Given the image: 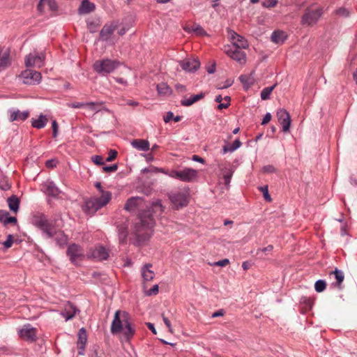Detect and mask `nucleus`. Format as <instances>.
<instances>
[{"label": "nucleus", "mask_w": 357, "mask_h": 357, "mask_svg": "<svg viewBox=\"0 0 357 357\" xmlns=\"http://www.w3.org/2000/svg\"><path fill=\"white\" fill-rule=\"evenodd\" d=\"M151 208L142 210L138 214L139 222L135 224V228L137 241L139 243H144L149 241L153 235L152 229L155 225L153 213L160 215L164 211V207L160 199L153 201Z\"/></svg>", "instance_id": "obj_1"}, {"label": "nucleus", "mask_w": 357, "mask_h": 357, "mask_svg": "<svg viewBox=\"0 0 357 357\" xmlns=\"http://www.w3.org/2000/svg\"><path fill=\"white\" fill-rule=\"evenodd\" d=\"M110 330L113 335L123 333L127 340H130L135 333V330L130 322V316L126 311H116Z\"/></svg>", "instance_id": "obj_2"}, {"label": "nucleus", "mask_w": 357, "mask_h": 357, "mask_svg": "<svg viewBox=\"0 0 357 357\" xmlns=\"http://www.w3.org/2000/svg\"><path fill=\"white\" fill-rule=\"evenodd\" d=\"M32 223L43 231L46 238H53L54 226L45 214L42 213L34 214L32 218Z\"/></svg>", "instance_id": "obj_3"}, {"label": "nucleus", "mask_w": 357, "mask_h": 357, "mask_svg": "<svg viewBox=\"0 0 357 357\" xmlns=\"http://www.w3.org/2000/svg\"><path fill=\"white\" fill-rule=\"evenodd\" d=\"M165 174L172 178L186 183L193 182L198 178V172L190 167H185L179 170L172 169L165 172Z\"/></svg>", "instance_id": "obj_4"}, {"label": "nucleus", "mask_w": 357, "mask_h": 357, "mask_svg": "<svg viewBox=\"0 0 357 357\" xmlns=\"http://www.w3.org/2000/svg\"><path fill=\"white\" fill-rule=\"evenodd\" d=\"M112 194L110 192H104L97 198H91L85 202L84 211L89 215L94 214L98 210L102 208L110 201Z\"/></svg>", "instance_id": "obj_5"}, {"label": "nucleus", "mask_w": 357, "mask_h": 357, "mask_svg": "<svg viewBox=\"0 0 357 357\" xmlns=\"http://www.w3.org/2000/svg\"><path fill=\"white\" fill-rule=\"evenodd\" d=\"M119 66V62L117 61L104 59L96 61L93 64V69L98 75L105 76L112 73Z\"/></svg>", "instance_id": "obj_6"}, {"label": "nucleus", "mask_w": 357, "mask_h": 357, "mask_svg": "<svg viewBox=\"0 0 357 357\" xmlns=\"http://www.w3.org/2000/svg\"><path fill=\"white\" fill-rule=\"evenodd\" d=\"M323 15V8L319 6L314 9L307 8L301 17L303 25L312 26L315 24Z\"/></svg>", "instance_id": "obj_7"}, {"label": "nucleus", "mask_w": 357, "mask_h": 357, "mask_svg": "<svg viewBox=\"0 0 357 357\" xmlns=\"http://www.w3.org/2000/svg\"><path fill=\"white\" fill-rule=\"evenodd\" d=\"M66 255L68 257L70 262L75 265H77V261L78 259L83 260L85 258L83 248L77 243H71L68 246Z\"/></svg>", "instance_id": "obj_8"}, {"label": "nucleus", "mask_w": 357, "mask_h": 357, "mask_svg": "<svg viewBox=\"0 0 357 357\" xmlns=\"http://www.w3.org/2000/svg\"><path fill=\"white\" fill-rule=\"evenodd\" d=\"M109 251L102 245H96L89 250L86 257L89 259L101 261L107 260L109 257Z\"/></svg>", "instance_id": "obj_9"}, {"label": "nucleus", "mask_w": 357, "mask_h": 357, "mask_svg": "<svg viewBox=\"0 0 357 357\" xmlns=\"http://www.w3.org/2000/svg\"><path fill=\"white\" fill-rule=\"evenodd\" d=\"M224 52L227 55L241 64H243L246 62V54L243 50V48L227 45L225 46Z\"/></svg>", "instance_id": "obj_10"}, {"label": "nucleus", "mask_w": 357, "mask_h": 357, "mask_svg": "<svg viewBox=\"0 0 357 357\" xmlns=\"http://www.w3.org/2000/svg\"><path fill=\"white\" fill-rule=\"evenodd\" d=\"M20 77L22 79L23 83L28 85L39 84L42 78L40 73L31 69L22 71Z\"/></svg>", "instance_id": "obj_11"}, {"label": "nucleus", "mask_w": 357, "mask_h": 357, "mask_svg": "<svg viewBox=\"0 0 357 357\" xmlns=\"http://www.w3.org/2000/svg\"><path fill=\"white\" fill-rule=\"evenodd\" d=\"M169 199L173 204V207L176 210L186 206L188 204V196L185 193L178 191L171 192L169 194Z\"/></svg>", "instance_id": "obj_12"}, {"label": "nucleus", "mask_w": 357, "mask_h": 357, "mask_svg": "<svg viewBox=\"0 0 357 357\" xmlns=\"http://www.w3.org/2000/svg\"><path fill=\"white\" fill-rule=\"evenodd\" d=\"M37 330L30 324L24 325L22 328L18 331L20 337L26 341L33 342L36 340Z\"/></svg>", "instance_id": "obj_13"}, {"label": "nucleus", "mask_w": 357, "mask_h": 357, "mask_svg": "<svg viewBox=\"0 0 357 357\" xmlns=\"http://www.w3.org/2000/svg\"><path fill=\"white\" fill-rule=\"evenodd\" d=\"M276 116L282 126V131L288 132L291 125V117L289 112L284 109H280L277 112Z\"/></svg>", "instance_id": "obj_14"}, {"label": "nucleus", "mask_w": 357, "mask_h": 357, "mask_svg": "<svg viewBox=\"0 0 357 357\" xmlns=\"http://www.w3.org/2000/svg\"><path fill=\"white\" fill-rule=\"evenodd\" d=\"M116 29L117 24L115 22L105 24L100 31L98 40L101 41L109 40Z\"/></svg>", "instance_id": "obj_15"}, {"label": "nucleus", "mask_w": 357, "mask_h": 357, "mask_svg": "<svg viewBox=\"0 0 357 357\" xmlns=\"http://www.w3.org/2000/svg\"><path fill=\"white\" fill-rule=\"evenodd\" d=\"M45 56L43 54H29L25 58V65L27 67L36 66L40 68L44 63Z\"/></svg>", "instance_id": "obj_16"}, {"label": "nucleus", "mask_w": 357, "mask_h": 357, "mask_svg": "<svg viewBox=\"0 0 357 357\" xmlns=\"http://www.w3.org/2000/svg\"><path fill=\"white\" fill-rule=\"evenodd\" d=\"M181 68L186 71L192 73L200 67V62L197 59H187L179 62Z\"/></svg>", "instance_id": "obj_17"}, {"label": "nucleus", "mask_w": 357, "mask_h": 357, "mask_svg": "<svg viewBox=\"0 0 357 357\" xmlns=\"http://www.w3.org/2000/svg\"><path fill=\"white\" fill-rule=\"evenodd\" d=\"M77 312H79V309L73 303L68 301L65 304L61 315L65 318L66 321H68L72 319Z\"/></svg>", "instance_id": "obj_18"}, {"label": "nucleus", "mask_w": 357, "mask_h": 357, "mask_svg": "<svg viewBox=\"0 0 357 357\" xmlns=\"http://www.w3.org/2000/svg\"><path fill=\"white\" fill-rule=\"evenodd\" d=\"M43 190L48 196L57 198L61 194V190L53 181H47L43 184Z\"/></svg>", "instance_id": "obj_19"}, {"label": "nucleus", "mask_w": 357, "mask_h": 357, "mask_svg": "<svg viewBox=\"0 0 357 357\" xmlns=\"http://www.w3.org/2000/svg\"><path fill=\"white\" fill-rule=\"evenodd\" d=\"M144 199L139 197H132L129 198L124 206V209L128 211H132L138 209L144 203Z\"/></svg>", "instance_id": "obj_20"}, {"label": "nucleus", "mask_w": 357, "mask_h": 357, "mask_svg": "<svg viewBox=\"0 0 357 357\" xmlns=\"http://www.w3.org/2000/svg\"><path fill=\"white\" fill-rule=\"evenodd\" d=\"M11 65L10 50L0 47V71L6 69Z\"/></svg>", "instance_id": "obj_21"}, {"label": "nucleus", "mask_w": 357, "mask_h": 357, "mask_svg": "<svg viewBox=\"0 0 357 357\" xmlns=\"http://www.w3.org/2000/svg\"><path fill=\"white\" fill-rule=\"evenodd\" d=\"M78 340L77 342V347L78 349V354L83 355L84 352L85 345L87 340L86 331L85 328H82L78 331Z\"/></svg>", "instance_id": "obj_22"}, {"label": "nucleus", "mask_w": 357, "mask_h": 357, "mask_svg": "<svg viewBox=\"0 0 357 357\" xmlns=\"http://www.w3.org/2000/svg\"><path fill=\"white\" fill-rule=\"evenodd\" d=\"M220 172L222 175V179L224 181V184L227 186H229V183L231 182V177L234 172V167L229 165V167H220Z\"/></svg>", "instance_id": "obj_23"}, {"label": "nucleus", "mask_w": 357, "mask_h": 357, "mask_svg": "<svg viewBox=\"0 0 357 357\" xmlns=\"http://www.w3.org/2000/svg\"><path fill=\"white\" fill-rule=\"evenodd\" d=\"M152 267L151 264H146L142 268V277L143 278L144 282H149L153 279L155 277V273L151 270L150 268Z\"/></svg>", "instance_id": "obj_24"}, {"label": "nucleus", "mask_w": 357, "mask_h": 357, "mask_svg": "<svg viewBox=\"0 0 357 357\" xmlns=\"http://www.w3.org/2000/svg\"><path fill=\"white\" fill-rule=\"evenodd\" d=\"M10 113L9 120L10 122L15 121H24L29 116V111L20 112V110H10Z\"/></svg>", "instance_id": "obj_25"}, {"label": "nucleus", "mask_w": 357, "mask_h": 357, "mask_svg": "<svg viewBox=\"0 0 357 357\" xmlns=\"http://www.w3.org/2000/svg\"><path fill=\"white\" fill-rule=\"evenodd\" d=\"M44 5H47L52 11L57 10L58 6L55 0H40L37 6V10L40 13H43L44 10Z\"/></svg>", "instance_id": "obj_26"}, {"label": "nucleus", "mask_w": 357, "mask_h": 357, "mask_svg": "<svg viewBox=\"0 0 357 357\" xmlns=\"http://www.w3.org/2000/svg\"><path fill=\"white\" fill-rule=\"evenodd\" d=\"M54 240L57 245L60 248H63L68 243V236L61 231H56L54 229Z\"/></svg>", "instance_id": "obj_27"}, {"label": "nucleus", "mask_w": 357, "mask_h": 357, "mask_svg": "<svg viewBox=\"0 0 357 357\" xmlns=\"http://www.w3.org/2000/svg\"><path fill=\"white\" fill-rule=\"evenodd\" d=\"M7 202L9 209L12 212L17 213L19 211L20 203V199L17 197V196L15 195H11L7 199Z\"/></svg>", "instance_id": "obj_28"}, {"label": "nucleus", "mask_w": 357, "mask_h": 357, "mask_svg": "<svg viewBox=\"0 0 357 357\" xmlns=\"http://www.w3.org/2000/svg\"><path fill=\"white\" fill-rule=\"evenodd\" d=\"M131 144L134 148L139 151H147L150 149L149 141L145 139H134L131 142Z\"/></svg>", "instance_id": "obj_29"}, {"label": "nucleus", "mask_w": 357, "mask_h": 357, "mask_svg": "<svg viewBox=\"0 0 357 357\" xmlns=\"http://www.w3.org/2000/svg\"><path fill=\"white\" fill-rule=\"evenodd\" d=\"M101 25V21L99 18L88 19L86 26L89 31L92 33H96Z\"/></svg>", "instance_id": "obj_30"}, {"label": "nucleus", "mask_w": 357, "mask_h": 357, "mask_svg": "<svg viewBox=\"0 0 357 357\" xmlns=\"http://www.w3.org/2000/svg\"><path fill=\"white\" fill-rule=\"evenodd\" d=\"M204 96H205V93L202 92L199 94L193 95L188 99L181 100V104L183 106L189 107V106L192 105V104H194L195 102L202 99Z\"/></svg>", "instance_id": "obj_31"}, {"label": "nucleus", "mask_w": 357, "mask_h": 357, "mask_svg": "<svg viewBox=\"0 0 357 357\" xmlns=\"http://www.w3.org/2000/svg\"><path fill=\"white\" fill-rule=\"evenodd\" d=\"M96 8L95 4L89 0H83L79 8L80 13L87 14L93 12Z\"/></svg>", "instance_id": "obj_32"}, {"label": "nucleus", "mask_w": 357, "mask_h": 357, "mask_svg": "<svg viewBox=\"0 0 357 357\" xmlns=\"http://www.w3.org/2000/svg\"><path fill=\"white\" fill-rule=\"evenodd\" d=\"M332 274L335 275V278L336 279V282L333 283L332 284L335 287H337L338 289H342V283L344 279V273L342 271L335 268L333 271L330 273V275Z\"/></svg>", "instance_id": "obj_33"}, {"label": "nucleus", "mask_w": 357, "mask_h": 357, "mask_svg": "<svg viewBox=\"0 0 357 357\" xmlns=\"http://www.w3.org/2000/svg\"><path fill=\"white\" fill-rule=\"evenodd\" d=\"M47 121L48 120L46 116L40 114L38 119H33L31 120V126L33 128L41 129L46 126Z\"/></svg>", "instance_id": "obj_34"}, {"label": "nucleus", "mask_w": 357, "mask_h": 357, "mask_svg": "<svg viewBox=\"0 0 357 357\" xmlns=\"http://www.w3.org/2000/svg\"><path fill=\"white\" fill-rule=\"evenodd\" d=\"M185 30L188 32H194L197 36H204L207 33L206 31L199 24H192L185 28Z\"/></svg>", "instance_id": "obj_35"}, {"label": "nucleus", "mask_w": 357, "mask_h": 357, "mask_svg": "<svg viewBox=\"0 0 357 357\" xmlns=\"http://www.w3.org/2000/svg\"><path fill=\"white\" fill-rule=\"evenodd\" d=\"M157 91L160 95L169 96L172 93V89L165 82H161L157 85Z\"/></svg>", "instance_id": "obj_36"}, {"label": "nucleus", "mask_w": 357, "mask_h": 357, "mask_svg": "<svg viewBox=\"0 0 357 357\" xmlns=\"http://www.w3.org/2000/svg\"><path fill=\"white\" fill-rule=\"evenodd\" d=\"M271 40L275 43H282L286 37L284 36V33L282 31H274L271 34Z\"/></svg>", "instance_id": "obj_37"}, {"label": "nucleus", "mask_w": 357, "mask_h": 357, "mask_svg": "<svg viewBox=\"0 0 357 357\" xmlns=\"http://www.w3.org/2000/svg\"><path fill=\"white\" fill-rule=\"evenodd\" d=\"M232 46H236V47L245 49L248 47V40L241 36H239L237 39L232 43Z\"/></svg>", "instance_id": "obj_38"}, {"label": "nucleus", "mask_w": 357, "mask_h": 357, "mask_svg": "<svg viewBox=\"0 0 357 357\" xmlns=\"http://www.w3.org/2000/svg\"><path fill=\"white\" fill-rule=\"evenodd\" d=\"M275 86L276 84L271 86H268L263 89V90L261 91V98L264 100L269 99L270 95L273 90L275 89Z\"/></svg>", "instance_id": "obj_39"}, {"label": "nucleus", "mask_w": 357, "mask_h": 357, "mask_svg": "<svg viewBox=\"0 0 357 357\" xmlns=\"http://www.w3.org/2000/svg\"><path fill=\"white\" fill-rule=\"evenodd\" d=\"M181 116H174V113L172 112H167L166 115L164 116L163 120L165 123H168L170 120L173 119L175 122H178L181 120Z\"/></svg>", "instance_id": "obj_40"}, {"label": "nucleus", "mask_w": 357, "mask_h": 357, "mask_svg": "<svg viewBox=\"0 0 357 357\" xmlns=\"http://www.w3.org/2000/svg\"><path fill=\"white\" fill-rule=\"evenodd\" d=\"M326 287V283L323 280H318L314 284V289L317 292H322Z\"/></svg>", "instance_id": "obj_41"}, {"label": "nucleus", "mask_w": 357, "mask_h": 357, "mask_svg": "<svg viewBox=\"0 0 357 357\" xmlns=\"http://www.w3.org/2000/svg\"><path fill=\"white\" fill-rule=\"evenodd\" d=\"M301 303L305 305L306 310H311L314 302L313 300L311 299L310 298L303 296L301 299Z\"/></svg>", "instance_id": "obj_42"}, {"label": "nucleus", "mask_w": 357, "mask_h": 357, "mask_svg": "<svg viewBox=\"0 0 357 357\" xmlns=\"http://www.w3.org/2000/svg\"><path fill=\"white\" fill-rule=\"evenodd\" d=\"M10 213L7 211L0 210V222L4 225H8L7 219L9 218Z\"/></svg>", "instance_id": "obj_43"}, {"label": "nucleus", "mask_w": 357, "mask_h": 357, "mask_svg": "<svg viewBox=\"0 0 357 357\" xmlns=\"http://www.w3.org/2000/svg\"><path fill=\"white\" fill-rule=\"evenodd\" d=\"M259 190L263 192L264 199L268 202H271L272 201V199L268 193V186L265 185L259 187Z\"/></svg>", "instance_id": "obj_44"}, {"label": "nucleus", "mask_w": 357, "mask_h": 357, "mask_svg": "<svg viewBox=\"0 0 357 357\" xmlns=\"http://www.w3.org/2000/svg\"><path fill=\"white\" fill-rule=\"evenodd\" d=\"M13 243V236L12 234H8L7 236V239L3 243V245L6 248V249L10 248Z\"/></svg>", "instance_id": "obj_45"}, {"label": "nucleus", "mask_w": 357, "mask_h": 357, "mask_svg": "<svg viewBox=\"0 0 357 357\" xmlns=\"http://www.w3.org/2000/svg\"><path fill=\"white\" fill-rule=\"evenodd\" d=\"M52 137L56 138L58 135V132H59V125L56 120L52 121Z\"/></svg>", "instance_id": "obj_46"}, {"label": "nucleus", "mask_w": 357, "mask_h": 357, "mask_svg": "<svg viewBox=\"0 0 357 357\" xmlns=\"http://www.w3.org/2000/svg\"><path fill=\"white\" fill-rule=\"evenodd\" d=\"M159 291V287L158 284H155L153 286L152 288L149 289L146 291V295L147 296H152V295H156Z\"/></svg>", "instance_id": "obj_47"}, {"label": "nucleus", "mask_w": 357, "mask_h": 357, "mask_svg": "<svg viewBox=\"0 0 357 357\" xmlns=\"http://www.w3.org/2000/svg\"><path fill=\"white\" fill-rule=\"evenodd\" d=\"M102 169L105 172H115L118 169V165L116 164H114L109 166H103Z\"/></svg>", "instance_id": "obj_48"}, {"label": "nucleus", "mask_w": 357, "mask_h": 357, "mask_svg": "<svg viewBox=\"0 0 357 357\" xmlns=\"http://www.w3.org/2000/svg\"><path fill=\"white\" fill-rule=\"evenodd\" d=\"M117 151L114 149H110L108 153V157L106 158L107 162H110L114 160L117 156Z\"/></svg>", "instance_id": "obj_49"}, {"label": "nucleus", "mask_w": 357, "mask_h": 357, "mask_svg": "<svg viewBox=\"0 0 357 357\" xmlns=\"http://www.w3.org/2000/svg\"><path fill=\"white\" fill-rule=\"evenodd\" d=\"M335 13L344 17H349V12L344 8H340L335 10Z\"/></svg>", "instance_id": "obj_50"}, {"label": "nucleus", "mask_w": 357, "mask_h": 357, "mask_svg": "<svg viewBox=\"0 0 357 357\" xmlns=\"http://www.w3.org/2000/svg\"><path fill=\"white\" fill-rule=\"evenodd\" d=\"M91 160L97 165H102L104 164L103 158L101 155H93Z\"/></svg>", "instance_id": "obj_51"}, {"label": "nucleus", "mask_w": 357, "mask_h": 357, "mask_svg": "<svg viewBox=\"0 0 357 357\" xmlns=\"http://www.w3.org/2000/svg\"><path fill=\"white\" fill-rule=\"evenodd\" d=\"M241 144L242 143L238 139H235L232 144L230 145V152H233L237 149H238L241 146Z\"/></svg>", "instance_id": "obj_52"}, {"label": "nucleus", "mask_w": 357, "mask_h": 357, "mask_svg": "<svg viewBox=\"0 0 357 357\" xmlns=\"http://www.w3.org/2000/svg\"><path fill=\"white\" fill-rule=\"evenodd\" d=\"M98 106H99V104L98 102H89L85 103L84 107H86L91 110L96 111L98 110Z\"/></svg>", "instance_id": "obj_53"}, {"label": "nucleus", "mask_w": 357, "mask_h": 357, "mask_svg": "<svg viewBox=\"0 0 357 357\" xmlns=\"http://www.w3.org/2000/svg\"><path fill=\"white\" fill-rule=\"evenodd\" d=\"M263 172L265 173H274L276 172V168L271 165H268L263 167Z\"/></svg>", "instance_id": "obj_54"}, {"label": "nucleus", "mask_w": 357, "mask_h": 357, "mask_svg": "<svg viewBox=\"0 0 357 357\" xmlns=\"http://www.w3.org/2000/svg\"><path fill=\"white\" fill-rule=\"evenodd\" d=\"M277 0H268L263 3V6L267 8H273L277 5Z\"/></svg>", "instance_id": "obj_55"}, {"label": "nucleus", "mask_w": 357, "mask_h": 357, "mask_svg": "<svg viewBox=\"0 0 357 357\" xmlns=\"http://www.w3.org/2000/svg\"><path fill=\"white\" fill-rule=\"evenodd\" d=\"M162 317L165 324L168 328L169 331L170 333H172V325L169 319L167 317H165L164 314H162Z\"/></svg>", "instance_id": "obj_56"}, {"label": "nucleus", "mask_w": 357, "mask_h": 357, "mask_svg": "<svg viewBox=\"0 0 357 357\" xmlns=\"http://www.w3.org/2000/svg\"><path fill=\"white\" fill-rule=\"evenodd\" d=\"M272 116L271 113H266L262 119L261 125L267 124L271 120Z\"/></svg>", "instance_id": "obj_57"}, {"label": "nucleus", "mask_w": 357, "mask_h": 357, "mask_svg": "<svg viewBox=\"0 0 357 357\" xmlns=\"http://www.w3.org/2000/svg\"><path fill=\"white\" fill-rule=\"evenodd\" d=\"M239 80L244 85H249V77L247 75H242L239 77Z\"/></svg>", "instance_id": "obj_58"}, {"label": "nucleus", "mask_w": 357, "mask_h": 357, "mask_svg": "<svg viewBox=\"0 0 357 357\" xmlns=\"http://www.w3.org/2000/svg\"><path fill=\"white\" fill-rule=\"evenodd\" d=\"M225 312L223 309H220L215 312H213L211 315V317L215 318L218 317H222L225 314Z\"/></svg>", "instance_id": "obj_59"}, {"label": "nucleus", "mask_w": 357, "mask_h": 357, "mask_svg": "<svg viewBox=\"0 0 357 357\" xmlns=\"http://www.w3.org/2000/svg\"><path fill=\"white\" fill-rule=\"evenodd\" d=\"M273 246L272 245H269L266 248L258 249L257 254H259L260 252H271L273 250Z\"/></svg>", "instance_id": "obj_60"}, {"label": "nucleus", "mask_w": 357, "mask_h": 357, "mask_svg": "<svg viewBox=\"0 0 357 357\" xmlns=\"http://www.w3.org/2000/svg\"><path fill=\"white\" fill-rule=\"evenodd\" d=\"M229 263V259H225L220 260V261L215 262V265L218 266H225L227 265Z\"/></svg>", "instance_id": "obj_61"}, {"label": "nucleus", "mask_w": 357, "mask_h": 357, "mask_svg": "<svg viewBox=\"0 0 357 357\" xmlns=\"http://www.w3.org/2000/svg\"><path fill=\"white\" fill-rule=\"evenodd\" d=\"M175 88L178 91L181 93H184L187 91L185 86L181 84H176Z\"/></svg>", "instance_id": "obj_62"}, {"label": "nucleus", "mask_w": 357, "mask_h": 357, "mask_svg": "<svg viewBox=\"0 0 357 357\" xmlns=\"http://www.w3.org/2000/svg\"><path fill=\"white\" fill-rule=\"evenodd\" d=\"M192 160L193 161L198 162H200L202 164H204L205 163V160L204 158L199 157L197 155H193L192 157Z\"/></svg>", "instance_id": "obj_63"}, {"label": "nucleus", "mask_w": 357, "mask_h": 357, "mask_svg": "<svg viewBox=\"0 0 357 357\" xmlns=\"http://www.w3.org/2000/svg\"><path fill=\"white\" fill-rule=\"evenodd\" d=\"M228 33L230 34L231 39L233 40V42L235 41L237 39V38L240 36L232 30L228 31Z\"/></svg>", "instance_id": "obj_64"}]
</instances>
